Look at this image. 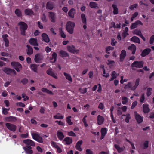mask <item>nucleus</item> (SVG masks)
I'll list each match as a JSON object with an SVG mask.
<instances>
[{"label": "nucleus", "mask_w": 154, "mask_h": 154, "mask_svg": "<svg viewBox=\"0 0 154 154\" xmlns=\"http://www.w3.org/2000/svg\"><path fill=\"white\" fill-rule=\"evenodd\" d=\"M49 17L51 20V21L53 22H55V19L56 18V17L55 14L52 12H49Z\"/></svg>", "instance_id": "obj_21"}, {"label": "nucleus", "mask_w": 154, "mask_h": 154, "mask_svg": "<svg viewBox=\"0 0 154 154\" xmlns=\"http://www.w3.org/2000/svg\"><path fill=\"white\" fill-rule=\"evenodd\" d=\"M126 56V51L125 50H122L120 55V60L123 61Z\"/></svg>", "instance_id": "obj_20"}, {"label": "nucleus", "mask_w": 154, "mask_h": 154, "mask_svg": "<svg viewBox=\"0 0 154 154\" xmlns=\"http://www.w3.org/2000/svg\"><path fill=\"white\" fill-rule=\"evenodd\" d=\"M15 13L17 16L20 17L21 16V12L19 9H17L15 10Z\"/></svg>", "instance_id": "obj_52"}, {"label": "nucleus", "mask_w": 154, "mask_h": 154, "mask_svg": "<svg viewBox=\"0 0 154 154\" xmlns=\"http://www.w3.org/2000/svg\"><path fill=\"white\" fill-rule=\"evenodd\" d=\"M137 6L138 5L137 4H135L131 5L129 7V8L130 9L132 10L134 8H137Z\"/></svg>", "instance_id": "obj_59"}, {"label": "nucleus", "mask_w": 154, "mask_h": 154, "mask_svg": "<svg viewBox=\"0 0 154 154\" xmlns=\"http://www.w3.org/2000/svg\"><path fill=\"white\" fill-rule=\"evenodd\" d=\"M98 108L101 110H103L104 108V105L102 103H101L99 105Z\"/></svg>", "instance_id": "obj_61"}, {"label": "nucleus", "mask_w": 154, "mask_h": 154, "mask_svg": "<svg viewBox=\"0 0 154 154\" xmlns=\"http://www.w3.org/2000/svg\"><path fill=\"white\" fill-rule=\"evenodd\" d=\"M133 67H142L143 66V63L142 61H135L132 64Z\"/></svg>", "instance_id": "obj_8"}, {"label": "nucleus", "mask_w": 154, "mask_h": 154, "mask_svg": "<svg viewBox=\"0 0 154 154\" xmlns=\"http://www.w3.org/2000/svg\"><path fill=\"white\" fill-rule=\"evenodd\" d=\"M114 146L119 153L121 152L123 150V148L122 147H120L118 145L115 144Z\"/></svg>", "instance_id": "obj_42"}, {"label": "nucleus", "mask_w": 154, "mask_h": 154, "mask_svg": "<svg viewBox=\"0 0 154 154\" xmlns=\"http://www.w3.org/2000/svg\"><path fill=\"white\" fill-rule=\"evenodd\" d=\"M27 47L28 48V51L27 53L28 55H30L33 53V50L32 48L29 45H27Z\"/></svg>", "instance_id": "obj_34"}, {"label": "nucleus", "mask_w": 154, "mask_h": 154, "mask_svg": "<svg viewBox=\"0 0 154 154\" xmlns=\"http://www.w3.org/2000/svg\"><path fill=\"white\" fill-rule=\"evenodd\" d=\"M114 49V47H111V46H108L106 48V52L107 53L109 54H110V52L109 51L110 50H112Z\"/></svg>", "instance_id": "obj_49"}, {"label": "nucleus", "mask_w": 154, "mask_h": 154, "mask_svg": "<svg viewBox=\"0 0 154 154\" xmlns=\"http://www.w3.org/2000/svg\"><path fill=\"white\" fill-rule=\"evenodd\" d=\"M42 36V40L45 42L48 43L49 42L50 40L47 34L45 33H43Z\"/></svg>", "instance_id": "obj_22"}, {"label": "nucleus", "mask_w": 154, "mask_h": 154, "mask_svg": "<svg viewBox=\"0 0 154 154\" xmlns=\"http://www.w3.org/2000/svg\"><path fill=\"white\" fill-rule=\"evenodd\" d=\"M57 135L58 138L60 140H62L64 137L62 132L59 131H57Z\"/></svg>", "instance_id": "obj_23"}, {"label": "nucleus", "mask_w": 154, "mask_h": 154, "mask_svg": "<svg viewBox=\"0 0 154 154\" xmlns=\"http://www.w3.org/2000/svg\"><path fill=\"white\" fill-rule=\"evenodd\" d=\"M54 117L56 119H63L64 118V116L60 113H57L54 116Z\"/></svg>", "instance_id": "obj_39"}, {"label": "nucleus", "mask_w": 154, "mask_h": 154, "mask_svg": "<svg viewBox=\"0 0 154 154\" xmlns=\"http://www.w3.org/2000/svg\"><path fill=\"white\" fill-rule=\"evenodd\" d=\"M60 55L62 57H67L68 56V54L65 51L61 50L59 51Z\"/></svg>", "instance_id": "obj_38"}, {"label": "nucleus", "mask_w": 154, "mask_h": 154, "mask_svg": "<svg viewBox=\"0 0 154 154\" xmlns=\"http://www.w3.org/2000/svg\"><path fill=\"white\" fill-rule=\"evenodd\" d=\"M23 149L27 154H32L33 152L32 150L31 149V147L30 146L27 147H24Z\"/></svg>", "instance_id": "obj_17"}, {"label": "nucleus", "mask_w": 154, "mask_h": 154, "mask_svg": "<svg viewBox=\"0 0 154 154\" xmlns=\"http://www.w3.org/2000/svg\"><path fill=\"white\" fill-rule=\"evenodd\" d=\"M19 24L20 26V29L21 32V34L24 35H25V31L27 28V24L23 22H20Z\"/></svg>", "instance_id": "obj_4"}, {"label": "nucleus", "mask_w": 154, "mask_h": 154, "mask_svg": "<svg viewBox=\"0 0 154 154\" xmlns=\"http://www.w3.org/2000/svg\"><path fill=\"white\" fill-rule=\"evenodd\" d=\"M152 89L150 88H148L147 89L146 94L147 96H149L151 94Z\"/></svg>", "instance_id": "obj_50"}, {"label": "nucleus", "mask_w": 154, "mask_h": 154, "mask_svg": "<svg viewBox=\"0 0 154 154\" xmlns=\"http://www.w3.org/2000/svg\"><path fill=\"white\" fill-rule=\"evenodd\" d=\"M26 145L29 146H34L35 144L33 141L30 139L24 140L23 141Z\"/></svg>", "instance_id": "obj_11"}, {"label": "nucleus", "mask_w": 154, "mask_h": 154, "mask_svg": "<svg viewBox=\"0 0 154 154\" xmlns=\"http://www.w3.org/2000/svg\"><path fill=\"white\" fill-rule=\"evenodd\" d=\"M112 77L110 79V81H112L114 79L116 78L118 76V75L116 73L115 71H113L112 74Z\"/></svg>", "instance_id": "obj_43"}, {"label": "nucleus", "mask_w": 154, "mask_h": 154, "mask_svg": "<svg viewBox=\"0 0 154 154\" xmlns=\"http://www.w3.org/2000/svg\"><path fill=\"white\" fill-rule=\"evenodd\" d=\"M43 57L42 55L40 54H37L35 56L34 60L37 63H40L43 59Z\"/></svg>", "instance_id": "obj_10"}, {"label": "nucleus", "mask_w": 154, "mask_h": 154, "mask_svg": "<svg viewBox=\"0 0 154 154\" xmlns=\"http://www.w3.org/2000/svg\"><path fill=\"white\" fill-rule=\"evenodd\" d=\"M83 143V141L82 140H80L77 142L76 146L75 148L77 150L81 151L82 150V149L81 147V146Z\"/></svg>", "instance_id": "obj_13"}, {"label": "nucleus", "mask_w": 154, "mask_h": 154, "mask_svg": "<svg viewBox=\"0 0 154 154\" xmlns=\"http://www.w3.org/2000/svg\"><path fill=\"white\" fill-rule=\"evenodd\" d=\"M57 54L54 52L53 53L52 55V57L51 58V62L52 63H54L56 62L57 60Z\"/></svg>", "instance_id": "obj_31"}, {"label": "nucleus", "mask_w": 154, "mask_h": 154, "mask_svg": "<svg viewBox=\"0 0 154 154\" xmlns=\"http://www.w3.org/2000/svg\"><path fill=\"white\" fill-rule=\"evenodd\" d=\"M2 113L5 115H6L8 113V111H9L10 108L7 109L5 108H2Z\"/></svg>", "instance_id": "obj_47"}, {"label": "nucleus", "mask_w": 154, "mask_h": 154, "mask_svg": "<svg viewBox=\"0 0 154 154\" xmlns=\"http://www.w3.org/2000/svg\"><path fill=\"white\" fill-rule=\"evenodd\" d=\"M11 65L12 66L14 67H21V64L18 62H12L11 63Z\"/></svg>", "instance_id": "obj_24"}, {"label": "nucleus", "mask_w": 154, "mask_h": 154, "mask_svg": "<svg viewBox=\"0 0 154 154\" xmlns=\"http://www.w3.org/2000/svg\"><path fill=\"white\" fill-rule=\"evenodd\" d=\"M125 116H126V118L125 119V121L126 123H128L129 122V120L131 118L130 115L129 114H127Z\"/></svg>", "instance_id": "obj_48"}, {"label": "nucleus", "mask_w": 154, "mask_h": 154, "mask_svg": "<svg viewBox=\"0 0 154 154\" xmlns=\"http://www.w3.org/2000/svg\"><path fill=\"white\" fill-rule=\"evenodd\" d=\"M81 17L83 23L84 24H86V19L85 15L84 14H82L81 15Z\"/></svg>", "instance_id": "obj_44"}, {"label": "nucleus", "mask_w": 154, "mask_h": 154, "mask_svg": "<svg viewBox=\"0 0 154 154\" xmlns=\"http://www.w3.org/2000/svg\"><path fill=\"white\" fill-rule=\"evenodd\" d=\"M75 14V10L73 9L72 8L68 12V15L69 17L72 18H74V15Z\"/></svg>", "instance_id": "obj_26"}, {"label": "nucleus", "mask_w": 154, "mask_h": 154, "mask_svg": "<svg viewBox=\"0 0 154 154\" xmlns=\"http://www.w3.org/2000/svg\"><path fill=\"white\" fill-rule=\"evenodd\" d=\"M154 42V35L152 36L150 39L149 42L151 44H152Z\"/></svg>", "instance_id": "obj_62"}, {"label": "nucleus", "mask_w": 154, "mask_h": 154, "mask_svg": "<svg viewBox=\"0 0 154 154\" xmlns=\"http://www.w3.org/2000/svg\"><path fill=\"white\" fill-rule=\"evenodd\" d=\"M67 48L69 52L73 53H76L77 54L79 52V50L75 49V47L73 45L67 46Z\"/></svg>", "instance_id": "obj_7"}, {"label": "nucleus", "mask_w": 154, "mask_h": 154, "mask_svg": "<svg viewBox=\"0 0 154 154\" xmlns=\"http://www.w3.org/2000/svg\"><path fill=\"white\" fill-rule=\"evenodd\" d=\"M86 152V154H93V151L89 149H87Z\"/></svg>", "instance_id": "obj_64"}, {"label": "nucleus", "mask_w": 154, "mask_h": 154, "mask_svg": "<svg viewBox=\"0 0 154 154\" xmlns=\"http://www.w3.org/2000/svg\"><path fill=\"white\" fill-rule=\"evenodd\" d=\"M104 120V118L102 116L99 115L97 117V124L99 125L103 124Z\"/></svg>", "instance_id": "obj_14"}, {"label": "nucleus", "mask_w": 154, "mask_h": 154, "mask_svg": "<svg viewBox=\"0 0 154 154\" xmlns=\"http://www.w3.org/2000/svg\"><path fill=\"white\" fill-rule=\"evenodd\" d=\"M25 13L27 15H31L33 14V12L30 9H27L25 10Z\"/></svg>", "instance_id": "obj_40"}, {"label": "nucleus", "mask_w": 154, "mask_h": 154, "mask_svg": "<svg viewBox=\"0 0 154 154\" xmlns=\"http://www.w3.org/2000/svg\"><path fill=\"white\" fill-rule=\"evenodd\" d=\"M133 33L134 34L140 36L142 35L141 31L140 30L138 29H136L134 30L133 31Z\"/></svg>", "instance_id": "obj_45"}, {"label": "nucleus", "mask_w": 154, "mask_h": 154, "mask_svg": "<svg viewBox=\"0 0 154 154\" xmlns=\"http://www.w3.org/2000/svg\"><path fill=\"white\" fill-rule=\"evenodd\" d=\"M128 49L131 50L132 51V54H134L135 52L136 47L134 44H132L129 47Z\"/></svg>", "instance_id": "obj_30"}, {"label": "nucleus", "mask_w": 154, "mask_h": 154, "mask_svg": "<svg viewBox=\"0 0 154 154\" xmlns=\"http://www.w3.org/2000/svg\"><path fill=\"white\" fill-rule=\"evenodd\" d=\"M8 36V35L7 34L4 35L2 36L3 40L5 42V46L6 47L8 46L9 44V41L7 38Z\"/></svg>", "instance_id": "obj_29"}, {"label": "nucleus", "mask_w": 154, "mask_h": 154, "mask_svg": "<svg viewBox=\"0 0 154 154\" xmlns=\"http://www.w3.org/2000/svg\"><path fill=\"white\" fill-rule=\"evenodd\" d=\"M63 74L67 80L70 82L72 81V77L69 74L65 72H64Z\"/></svg>", "instance_id": "obj_37"}, {"label": "nucleus", "mask_w": 154, "mask_h": 154, "mask_svg": "<svg viewBox=\"0 0 154 154\" xmlns=\"http://www.w3.org/2000/svg\"><path fill=\"white\" fill-rule=\"evenodd\" d=\"M143 111L144 113H146L149 112L150 109L149 107V105L147 104H144L143 105Z\"/></svg>", "instance_id": "obj_15"}, {"label": "nucleus", "mask_w": 154, "mask_h": 154, "mask_svg": "<svg viewBox=\"0 0 154 154\" xmlns=\"http://www.w3.org/2000/svg\"><path fill=\"white\" fill-rule=\"evenodd\" d=\"M79 91L81 93L84 94L87 92V89L86 88H80Z\"/></svg>", "instance_id": "obj_58"}, {"label": "nucleus", "mask_w": 154, "mask_h": 154, "mask_svg": "<svg viewBox=\"0 0 154 154\" xmlns=\"http://www.w3.org/2000/svg\"><path fill=\"white\" fill-rule=\"evenodd\" d=\"M29 42L32 45L34 46H38V43L37 42V40L34 38H31L29 40Z\"/></svg>", "instance_id": "obj_25"}, {"label": "nucleus", "mask_w": 154, "mask_h": 154, "mask_svg": "<svg viewBox=\"0 0 154 154\" xmlns=\"http://www.w3.org/2000/svg\"><path fill=\"white\" fill-rule=\"evenodd\" d=\"M63 141L65 142V144L69 145L72 143V139L69 137H66L63 140Z\"/></svg>", "instance_id": "obj_18"}, {"label": "nucleus", "mask_w": 154, "mask_h": 154, "mask_svg": "<svg viewBox=\"0 0 154 154\" xmlns=\"http://www.w3.org/2000/svg\"><path fill=\"white\" fill-rule=\"evenodd\" d=\"M3 69L4 72L7 74L11 75H15L16 73L14 69H12L10 68H4Z\"/></svg>", "instance_id": "obj_6"}, {"label": "nucleus", "mask_w": 154, "mask_h": 154, "mask_svg": "<svg viewBox=\"0 0 154 154\" xmlns=\"http://www.w3.org/2000/svg\"><path fill=\"white\" fill-rule=\"evenodd\" d=\"M17 105L24 107L25 106V105L22 102H18L16 103Z\"/></svg>", "instance_id": "obj_63"}, {"label": "nucleus", "mask_w": 154, "mask_h": 154, "mask_svg": "<svg viewBox=\"0 0 154 154\" xmlns=\"http://www.w3.org/2000/svg\"><path fill=\"white\" fill-rule=\"evenodd\" d=\"M140 79H137L136 80L135 84L131 82H128L125 85L124 88L125 89H130L134 91L137 88L139 85Z\"/></svg>", "instance_id": "obj_1"}, {"label": "nucleus", "mask_w": 154, "mask_h": 154, "mask_svg": "<svg viewBox=\"0 0 154 154\" xmlns=\"http://www.w3.org/2000/svg\"><path fill=\"white\" fill-rule=\"evenodd\" d=\"M5 125L7 128L10 131L14 132L16 129L17 126L14 124L10 123H6Z\"/></svg>", "instance_id": "obj_5"}, {"label": "nucleus", "mask_w": 154, "mask_h": 154, "mask_svg": "<svg viewBox=\"0 0 154 154\" xmlns=\"http://www.w3.org/2000/svg\"><path fill=\"white\" fill-rule=\"evenodd\" d=\"M138 13L137 12H135L134 14L132 15V17L131 18V21H133L134 20V19L138 15Z\"/></svg>", "instance_id": "obj_54"}, {"label": "nucleus", "mask_w": 154, "mask_h": 154, "mask_svg": "<svg viewBox=\"0 0 154 154\" xmlns=\"http://www.w3.org/2000/svg\"><path fill=\"white\" fill-rule=\"evenodd\" d=\"M151 50L149 48H147L143 51L141 54L142 57H144L148 55L150 52Z\"/></svg>", "instance_id": "obj_16"}, {"label": "nucleus", "mask_w": 154, "mask_h": 154, "mask_svg": "<svg viewBox=\"0 0 154 154\" xmlns=\"http://www.w3.org/2000/svg\"><path fill=\"white\" fill-rule=\"evenodd\" d=\"M54 5L53 3L50 2H48L46 5V8L47 9L50 10L54 8Z\"/></svg>", "instance_id": "obj_27"}, {"label": "nucleus", "mask_w": 154, "mask_h": 154, "mask_svg": "<svg viewBox=\"0 0 154 154\" xmlns=\"http://www.w3.org/2000/svg\"><path fill=\"white\" fill-rule=\"evenodd\" d=\"M135 117L136 120L138 123L142 122L143 121V117L141 116L140 115L137 113V112H134Z\"/></svg>", "instance_id": "obj_9"}, {"label": "nucleus", "mask_w": 154, "mask_h": 154, "mask_svg": "<svg viewBox=\"0 0 154 154\" xmlns=\"http://www.w3.org/2000/svg\"><path fill=\"white\" fill-rule=\"evenodd\" d=\"M148 142L147 141H145L143 144V148L144 149H146L148 147Z\"/></svg>", "instance_id": "obj_51"}, {"label": "nucleus", "mask_w": 154, "mask_h": 154, "mask_svg": "<svg viewBox=\"0 0 154 154\" xmlns=\"http://www.w3.org/2000/svg\"><path fill=\"white\" fill-rule=\"evenodd\" d=\"M60 32L61 36L62 38H65L66 37V35L63 32L62 29H60Z\"/></svg>", "instance_id": "obj_53"}, {"label": "nucleus", "mask_w": 154, "mask_h": 154, "mask_svg": "<svg viewBox=\"0 0 154 154\" xmlns=\"http://www.w3.org/2000/svg\"><path fill=\"white\" fill-rule=\"evenodd\" d=\"M89 5L90 7L93 8H98L97 4L94 2H91L90 3Z\"/></svg>", "instance_id": "obj_33"}, {"label": "nucleus", "mask_w": 154, "mask_h": 154, "mask_svg": "<svg viewBox=\"0 0 154 154\" xmlns=\"http://www.w3.org/2000/svg\"><path fill=\"white\" fill-rule=\"evenodd\" d=\"M68 135L70 136L75 137L76 135L72 131H71L68 133Z\"/></svg>", "instance_id": "obj_60"}, {"label": "nucleus", "mask_w": 154, "mask_h": 154, "mask_svg": "<svg viewBox=\"0 0 154 154\" xmlns=\"http://www.w3.org/2000/svg\"><path fill=\"white\" fill-rule=\"evenodd\" d=\"M75 26V24L74 22L69 21L67 22L66 27V30L69 33H73Z\"/></svg>", "instance_id": "obj_2"}, {"label": "nucleus", "mask_w": 154, "mask_h": 154, "mask_svg": "<svg viewBox=\"0 0 154 154\" xmlns=\"http://www.w3.org/2000/svg\"><path fill=\"white\" fill-rule=\"evenodd\" d=\"M47 73L52 76L55 79H57L58 78L57 76L53 72L51 69H48L47 72Z\"/></svg>", "instance_id": "obj_19"}, {"label": "nucleus", "mask_w": 154, "mask_h": 154, "mask_svg": "<svg viewBox=\"0 0 154 154\" xmlns=\"http://www.w3.org/2000/svg\"><path fill=\"white\" fill-rule=\"evenodd\" d=\"M51 144L53 147L55 148L56 149L59 146L57 144V143L54 142H51Z\"/></svg>", "instance_id": "obj_56"}, {"label": "nucleus", "mask_w": 154, "mask_h": 154, "mask_svg": "<svg viewBox=\"0 0 154 154\" xmlns=\"http://www.w3.org/2000/svg\"><path fill=\"white\" fill-rule=\"evenodd\" d=\"M112 7H113L114 11H113V13L114 14H116L118 13V9L117 8V6L116 5L113 4L112 5Z\"/></svg>", "instance_id": "obj_46"}, {"label": "nucleus", "mask_w": 154, "mask_h": 154, "mask_svg": "<svg viewBox=\"0 0 154 154\" xmlns=\"http://www.w3.org/2000/svg\"><path fill=\"white\" fill-rule=\"evenodd\" d=\"M101 139H103L107 133V129L106 128H104L101 129Z\"/></svg>", "instance_id": "obj_28"}, {"label": "nucleus", "mask_w": 154, "mask_h": 154, "mask_svg": "<svg viewBox=\"0 0 154 154\" xmlns=\"http://www.w3.org/2000/svg\"><path fill=\"white\" fill-rule=\"evenodd\" d=\"M139 24L142 25L143 24L140 21L138 20L136 21L135 23L132 24L130 27L131 29H133L136 28L137 27V25Z\"/></svg>", "instance_id": "obj_12"}, {"label": "nucleus", "mask_w": 154, "mask_h": 154, "mask_svg": "<svg viewBox=\"0 0 154 154\" xmlns=\"http://www.w3.org/2000/svg\"><path fill=\"white\" fill-rule=\"evenodd\" d=\"M28 82V80L26 78H24L22 79L21 81V82L23 84H26Z\"/></svg>", "instance_id": "obj_57"}, {"label": "nucleus", "mask_w": 154, "mask_h": 154, "mask_svg": "<svg viewBox=\"0 0 154 154\" xmlns=\"http://www.w3.org/2000/svg\"><path fill=\"white\" fill-rule=\"evenodd\" d=\"M6 121L8 122H15L16 120V118L15 117L11 116L7 117L6 118Z\"/></svg>", "instance_id": "obj_32"}, {"label": "nucleus", "mask_w": 154, "mask_h": 154, "mask_svg": "<svg viewBox=\"0 0 154 154\" xmlns=\"http://www.w3.org/2000/svg\"><path fill=\"white\" fill-rule=\"evenodd\" d=\"M122 103L123 105L126 104L128 102V99L125 96H123L122 97Z\"/></svg>", "instance_id": "obj_35"}, {"label": "nucleus", "mask_w": 154, "mask_h": 154, "mask_svg": "<svg viewBox=\"0 0 154 154\" xmlns=\"http://www.w3.org/2000/svg\"><path fill=\"white\" fill-rule=\"evenodd\" d=\"M31 135L33 138L36 141L40 143L43 142L42 138L38 133L36 132L32 133Z\"/></svg>", "instance_id": "obj_3"}, {"label": "nucleus", "mask_w": 154, "mask_h": 154, "mask_svg": "<svg viewBox=\"0 0 154 154\" xmlns=\"http://www.w3.org/2000/svg\"><path fill=\"white\" fill-rule=\"evenodd\" d=\"M71 116H69L67 117L66 118V120L68 124L70 125H72L73 124V122H71Z\"/></svg>", "instance_id": "obj_41"}, {"label": "nucleus", "mask_w": 154, "mask_h": 154, "mask_svg": "<svg viewBox=\"0 0 154 154\" xmlns=\"http://www.w3.org/2000/svg\"><path fill=\"white\" fill-rule=\"evenodd\" d=\"M107 63L110 66L113 65L115 64V62L113 60H108L107 62Z\"/></svg>", "instance_id": "obj_55"}, {"label": "nucleus", "mask_w": 154, "mask_h": 154, "mask_svg": "<svg viewBox=\"0 0 154 154\" xmlns=\"http://www.w3.org/2000/svg\"><path fill=\"white\" fill-rule=\"evenodd\" d=\"M131 40L134 42L139 44L140 43V40L136 36H134L131 38Z\"/></svg>", "instance_id": "obj_36"}]
</instances>
